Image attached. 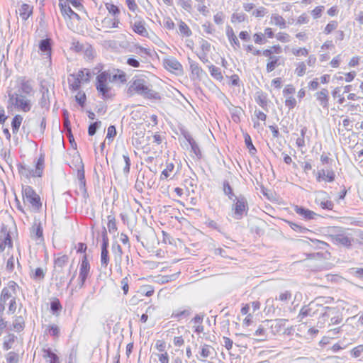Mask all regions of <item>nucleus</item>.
I'll return each mask as SVG.
<instances>
[{
  "label": "nucleus",
  "mask_w": 363,
  "mask_h": 363,
  "mask_svg": "<svg viewBox=\"0 0 363 363\" xmlns=\"http://www.w3.org/2000/svg\"><path fill=\"white\" fill-rule=\"evenodd\" d=\"M127 81L128 76L125 72L117 68L113 69L111 73L107 71L99 73L96 77L95 86L99 95L103 99H108L113 95L109 82L116 84H125Z\"/></svg>",
  "instance_id": "1"
},
{
  "label": "nucleus",
  "mask_w": 363,
  "mask_h": 363,
  "mask_svg": "<svg viewBox=\"0 0 363 363\" xmlns=\"http://www.w3.org/2000/svg\"><path fill=\"white\" fill-rule=\"evenodd\" d=\"M130 96L140 94L150 99H160V94L153 91L147 84L144 76H135L130 82L127 89Z\"/></svg>",
  "instance_id": "2"
},
{
  "label": "nucleus",
  "mask_w": 363,
  "mask_h": 363,
  "mask_svg": "<svg viewBox=\"0 0 363 363\" xmlns=\"http://www.w3.org/2000/svg\"><path fill=\"white\" fill-rule=\"evenodd\" d=\"M58 5L60 13L67 25L72 20L80 21V16L71 9L70 5L78 11H84L83 0H59Z\"/></svg>",
  "instance_id": "3"
},
{
  "label": "nucleus",
  "mask_w": 363,
  "mask_h": 363,
  "mask_svg": "<svg viewBox=\"0 0 363 363\" xmlns=\"http://www.w3.org/2000/svg\"><path fill=\"white\" fill-rule=\"evenodd\" d=\"M22 199L24 205L30 211L38 213L43 208V201L40 196L30 186L22 187Z\"/></svg>",
  "instance_id": "4"
},
{
  "label": "nucleus",
  "mask_w": 363,
  "mask_h": 363,
  "mask_svg": "<svg viewBox=\"0 0 363 363\" xmlns=\"http://www.w3.org/2000/svg\"><path fill=\"white\" fill-rule=\"evenodd\" d=\"M29 97L28 96L17 93L9 94L7 109L9 111L29 112L33 106V102Z\"/></svg>",
  "instance_id": "5"
},
{
  "label": "nucleus",
  "mask_w": 363,
  "mask_h": 363,
  "mask_svg": "<svg viewBox=\"0 0 363 363\" xmlns=\"http://www.w3.org/2000/svg\"><path fill=\"white\" fill-rule=\"evenodd\" d=\"M91 76L90 69L86 68L79 69L76 74H70L67 78L69 89L73 91L79 90L82 84L90 82Z\"/></svg>",
  "instance_id": "6"
},
{
  "label": "nucleus",
  "mask_w": 363,
  "mask_h": 363,
  "mask_svg": "<svg viewBox=\"0 0 363 363\" xmlns=\"http://www.w3.org/2000/svg\"><path fill=\"white\" fill-rule=\"evenodd\" d=\"M217 357L218 354L216 350L212 345L206 343L201 344L196 353L197 360L205 363L216 359Z\"/></svg>",
  "instance_id": "7"
},
{
  "label": "nucleus",
  "mask_w": 363,
  "mask_h": 363,
  "mask_svg": "<svg viewBox=\"0 0 363 363\" xmlns=\"http://www.w3.org/2000/svg\"><path fill=\"white\" fill-rule=\"evenodd\" d=\"M180 274L177 268L170 267H162L160 274L156 276L157 281L160 284H165L177 279Z\"/></svg>",
  "instance_id": "8"
},
{
  "label": "nucleus",
  "mask_w": 363,
  "mask_h": 363,
  "mask_svg": "<svg viewBox=\"0 0 363 363\" xmlns=\"http://www.w3.org/2000/svg\"><path fill=\"white\" fill-rule=\"evenodd\" d=\"M97 28L106 33H110L113 29L118 28L120 24L119 18L106 16L101 20H96Z\"/></svg>",
  "instance_id": "9"
},
{
  "label": "nucleus",
  "mask_w": 363,
  "mask_h": 363,
  "mask_svg": "<svg viewBox=\"0 0 363 363\" xmlns=\"http://www.w3.org/2000/svg\"><path fill=\"white\" fill-rule=\"evenodd\" d=\"M17 284L14 281H11L7 287H4L1 293L0 296V312L4 311V304L7 301L11 298H15L16 294Z\"/></svg>",
  "instance_id": "10"
},
{
  "label": "nucleus",
  "mask_w": 363,
  "mask_h": 363,
  "mask_svg": "<svg viewBox=\"0 0 363 363\" xmlns=\"http://www.w3.org/2000/svg\"><path fill=\"white\" fill-rule=\"evenodd\" d=\"M91 272V265L88 260L87 255H83L82 262L79 264V284L80 287H82L86 279L90 275Z\"/></svg>",
  "instance_id": "11"
},
{
  "label": "nucleus",
  "mask_w": 363,
  "mask_h": 363,
  "mask_svg": "<svg viewBox=\"0 0 363 363\" xmlns=\"http://www.w3.org/2000/svg\"><path fill=\"white\" fill-rule=\"evenodd\" d=\"M18 171L19 174L26 179L40 177L43 172V164L40 161H38L35 170L26 166H21Z\"/></svg>",
  "instance_id": "12"
},
{
  "label": "nucleus",
  "mask_w": 363,
  "mask_h": 363,
  "mask_svg": "<svg viewBox=\"0 0 363 363\" xmlns=\"http://www.w3.org/2000/svg\"><path fill=\"white\" fill-rule=\"evenodd\" d=\"M315 179L318 183H331L335 179V173L332 169H320L315 173Z\"/></svg>",
  "instance_id": "13"
},
{
  "label": "nucleus",
  "mask_w": 363,
  "mask_h": 363,
  "mask_svg": "<svg viewBox=\"0 0 363 363\" xmlns=\"http://www.w3.org/2000/svg\"><path fill=\"white\" fill-rule=\"evenodd\" d=\"M330 238L334 244L347 248L350 247L353 242V238L344 232L335 235H331Z\"/></svg>",
  "instance_id": "14"
},
{
  "label": "nucleus",
  "mask_w": 363,
  "mask_h": 363,
  "mask_svg": "<svg viewBox=\"0 0 363 363\" xmlns=\"http://www.w3.org/2000/svg\"><path fill=\"white\" fill-rule=\"evenodd\" d=\"M12 248L13 242L9 232L6 229H2L0 235V253Z\"/></svg>",
  "instance_id": "15"
},
{
  "label": "nucleus",
  "mask_w": 363,
  "mask_h": 363,
  "mask_svg": "<svg viewBox=\"0 0 363 363\" xmlns=\"http://www.w3.org/2000/svg\"><path fill=\"white\" fill-rule=\"evenodd\" d=\"M317 306V305L312 303L302 306L297 316L298 320L302 321L308 317H313L315 314Z\"/></svg>",
  "instance_id": "16"
},
{
  "label": "nucleus",
  "mask_w": 363,
  "mask_h": 363,
  "mask_svg": "<svg viewBox=\"0 0 363 363\" xmlns=\"http://www.w3.org/2000/svg\"><path fill=\"white\" fill-rule=\"evenodd\" d=\"M34 6L30 4L22 3L18 7L16 13L23 21L28 20L33 13Z\"/></svg>",
  "instance_id": "17"
},
{
  "label": "nucleus",
  "mask_w": 363,
  "mask_h": 363,
  "mask_svg": "<svg viewBox=\"0 0 363 363\" xmlns=\"http://www.w3.org/2000/svg\"><path fill=\"white\" fill-rule=\"evenodd\" d=\"M318 194L322 195L323 197H316L315 199V203L320 206L323 209L332 210L333 208L334 204L333 201L330 200L327 193L323 191H320L318 192Z\"/></svg>",
  "instance_id": "18"
},
{
  "label": "nucleus",
  "mask_w": 363,
  "mask_h": 363,
  "mask_svg": "<svg viewBox=\"0 0 363 363\" xmlns=\"http://www.w3.org/2000/svg\"><path fill=\"white\" fill-rule=\"evenodd\" d=\"M234 217L236 219H240L247 211V204L246 201L242 199H238L233 206Z\"/></svg>",
  "instance_id": "19"
},
{
  "label": "nucleus",
  "mask_w": 363,
  "mask_h": 363,
  "mask_svg": "<svg viewBox=\"0 0 363 363\" xmlns=\"http://www.w3.org/2000/svg\"><path fill=\"white\" fill-rule=\"evenodd\" d=\"M133 31L143 37H149V33L146 27L145 21L140 19L135 21L131 26Z\"/></svg>",
  "instance_id": "20"
},
{
  "label": "nucleus",
  "mask_w": 363,
  "mask_h": 363,
  "mask_svg": "<svg viewBox=\"0 0 363 363\" xmlns=\"http://www.w3.org/2000/svg\"><path fill=\"white\" fill-rule=\"evenodd\" d=\"M293 208L294 211L305 220H313L318 217V214L310 209L298 205H294Z\"/></svg>",
  "instance_id": "21"
},
{
  "label": "nucleus",
  "mask_w": 363,
  "mask_h": 363,
  "mask_svg": "<svg viewBox=\"0 0 363 363\" xmlns=\"http://www.w3.org/2000/svg\"><path fill=\"white\" fill-rule=\"evenodd\" d=\"M163 64L164 68L172 72L181 71L182 69V65L181 63L174 57L164 59Z\"/></svg>",
  "instance_id": "22"
},
{
  "label": "nucleus",
  "mask_w": 363,
  "mask_h": 363,
  "mask_svg": "<svg viewBox=\"0 0 363 363\" xmlns=\"http://www.w3.org/2000/svg\"><path fill=\"white\" fill-rule=\"evenodd\" d=\"M315 98L319 104L323 108H328L330 96L328 90L327 89H322L320 91L316 92Z\"/></svg>",
  "instance_id": "23"
},
{
  "label": "nucleus",
  "mask_w": 363,
  "mask_h": 363,
  "mask_svg": "<svg viewBox=\"0 0 363 363\" xmlns=\"http://www.w3.org/2000/svg\"><path fill=\"white\" fill-rule=\"evenodd\" d=\"M270 24L279 29H285L287 27L286 19L279 13H274L270 16Z\"/></svg>",
  "instance_id": "24"
},
{
  "label": "nucleus",
  "mask_w": 363,
  "mask_h": 363,
  "mask_svg": "<svg viewBox=\"0 0 363 363\" xmlns=\"http://www.w3.org/2000/svg\"><path fill=\"white\" fill-rule=\"evenodd\" d=\"M43 358L45 363H60L59 357L50 348L43 349Z\"/></svg>",
  "instance_id": "25"
},
{
  "label": "nucleus",
  "mask_w": 363,
  "mask_h": 363,
  "mask_svg": "<svg viewBox=\"0 0 363 363\" xmlns=\"http://www.w3.org/2000/svg\"><path fill=\"white\" fill-rule=\"evenodd\" d=\"M190 71L191 77L194 79H201L203 76H206L205 71L195 62L190 63Z\"/></svg>",
  "instance_id": "26"
},
{
  "label": "nucleus",
  "mask_w": 363,
  "mask_h": 363,
  "mask_svg": "<svg viewBox=\"0 0 363 363\" xmlns=\"http://www.w3.org/2000/svg\"><path fill=\"white\" fill-rule=\"evenodd\" d=\"M108 241L107 239H104V242L101 246V265L104 267H106L108 264L109 263V256H108Z\"/></svg>",
  "instance_id": "27"
},
{
  "label": "nucleus",
  "mask_w": 363,
  "mask_h": 363,
  "mask_svg": "<svg viewBox=\"0 0 363 363\" xmlns=\"http://www.w3.org/2000/svg\"><path fill=\"white\" fill-rule=\"evenodd\" d=\"M39 49L41 52L45 53L49 59H51L52 44L50 38L41 40L39 43Z\"/></svg>",
  "instance_id": "28"
},
{
  "label": "nucleus",
  "mask_w": 363,
  "mask_h": 363,
  "mask_svg": "<svg viewBox=\"0 0 363 363\" xmlns=\"http://www.w3.org/2000/svg\"><path fill=\"white\" fill-rule=\"evenodd\" d=\"M31 236L37 240H43V229L41 223H34L31 228Z\"/></svg>",
  "instance_id": "29"
},
{
  "label": "nucleus",
  "mask_w": 363,
  "mask_h": 363,
  "mask_svg": "<svg viewBox=\"0 0 363 363\" xmlns=\"http://www.w3.org/2000/svg\"><path fill=\"white\" fill-rule=\"evenodd\" d=\"M191 323L193 324V328L195 333H201L203 331V316L196 315L191 320Z\"/></svg>",
  "instance_id": "30"
},
{
  "label": "nucleus",
  "mask_w": 363,
  "mask_h": 363,
  "mask_svg": "<svg viewBox=\"0 0 363 363\" xmlns=\"http://www.w3.org/2000/svg\"><path fill=\"white\" fill-rule=\"evenodd\" d=\"M104 6L106 9L111 16L119 18L121 11L118 6L115 5L112 2H106L104 4Z\"/></svg>",
  "instance_id": "31"
},
{
  "label": "nucleus",
  "mask_w": 363,
  "mask_h": 363,
  "mask_svg": "<svg viewBox=\"0 0 363 363\" xmlns=\"http://www.w3.org/2000/svg\"><path fill=\"white\" fill-rule=\"evenodd\" d=\"M138 292L143 296L150 297L155 294V287L152 285L144 284L140 287Z\"/></svg>",
  "instance_id": "32"
},
{
  "label": "nucleus",
  "mask_w": 363,
  "mask_h": 363,
  "mask_svg": "<svg viewBox=\"0 0 363 363\" xmlns=\"http://www.w3.org/2000/svg\"><path fill=\"white\" fill-rule=\"evenodd\" d=\"M21 91L26 94L25 95L30 96L33 92V87L30 82L25 79H21L20 82Z\"/></svg>",
  "instance_id": "33"
},
{
  "label": "nucleus",
  "mask_w": 363,
  "mask_h": 363,
  "mask_svg": "<svg viewBox=\"0 0 363 363\" xmlns=\"http://www.w3.org/2000/svg\"><path fill=\"white\" fill-rule=\"evenodd\" d=\"M256 102L262 108H265L268 104L267 94L262 91L257 92Z\"/></svg>",
  "instance_id": "34"
},
{
  "label": "nucleus",
  "mask_w": 363,
  "mask_h": 363,
  "mask_svg": "<svg viewBox=\"0 0 363 363\" xmlns=\"http://www.w3.org/2000/svg\"><path fill=\"white\" fill-rule=\"evenodd\" d=\"M208 69L211 77H213L215 79L219 82H221L223 79L222 72L218 67L214 65H210L208 67Z\"/></svg>",
  "instance_id": "35"
},
{
  "label": "nucleus",
  "mask_w": 363,
  "mask_h": 363,
  "mask_svg": "<svg viewBox=\"0 0 363 363\" xmlns=\"http://www.w3.org/2000/svg\"><path fill=\"white\" fill-rule=\"evenodd\" d=\"M244 140H245V143L246 145L247 148L249 150L250 154L252 155H255L257 153V149L254 146L252 139H251V137L248 133H246L244 134Z\"/></svg>",
  "instance_id": "36"
},
{
  "label": "nucleus",
  "mask_w": 363,
  "mask_h": 363,
  "mask_svg": "<svg viewBox=\"0 0 363 363\" xmlns=\"http://www.w3.org/2000/svg\"><path fill=\"white\" fill-rule=\"evenodd\" d=\"M255 336L258 337V340L263 341L265 340L267 336V328L263 325H259L254 333Z\"/></svg>",
  "instance_id": "37"
},
{
  "label": "nucleus",
  "mask_w": 363,
  "mask_h": 363,
  "mask_svg": "<svg viewBox=\"0 0 363 363\" xmlns=\"http://www.w3.org/2000/svg\"><path fill=\"white\" fill-rule=\"evenodd\" d=\"M307 67L304 62H299L296 65L294 72L298 77H303L306 74Z\"/></svg>",
  "instance_id": "38"
},
{
  "label": "nucleus",
  "mask_w": 363,
  "mask_h": 363,
  "mask_svg": "<svg viewBox=\"0 0 363 363\" xmlns=\"http://www.w3.org/2000/svg\"><path fill=\"white\" fill-rule=\"evenodd\" d=\"M279 65V58L278 57H274V58L269 59L267 61L266 65V70L267 72H272Z\"/></svg>",
  "instance_id": "39"
},
{
  "label": "nucleus",
  "mask_w": 363,
  "mask_h": 363,
  "mask_svg": "<svg viewBox=\"0 0 363 363\" xmlns=\"http://www.w3.org/2000/svg\"><path fill=\"white\" fill-rule=\"evenodd\" d=\"M22 122L23 117L21 115L16 114L14 116L11 121V127L13 133H16L18 131Z\"/></svg>",
  "instance_id": "40"
},
{
  "label": "nucleus",
  "mask_w": 363,
  "mask_h": 363,
  "mask_svg": "<svg viewBox=\"0 0 363 363\" xmlns=\"http://www.w3.org/2000/svg\"><path fill=\"white\" fill-rule=\"evenodd\" d=\"M68 256L66 255H60L55 259V269H62L68 262Z\"/></svg>",
  "instance_id": "41"
},
{
  "label": "nucleus",
  "mask_w": 363,
  "mask_h": 363,
  "mask_svg": "<svg viewBox=\"0 0 363 363\" xmlns=\"http://www.w3.org/2000/svg\"><path fill=\"white\" fill-rule=\"evenodd\" d=\"M179 29L180 33L185 37H189L191 35L192 32L189 27V26L184 22L183 21H180L179 23Z\"/></svg>",
  "instance_id": "42"
},
{
  "label": "nucleus",
  "mask_w": 363,
  "mask_h": 363,
  "mask_svg": "<svg viewBox=\"0 0 363 363\" xmlns=\"http://www.w3.org/2000/svg\"><path fill=\"white\" fill-rule=\"evenodd\" d=\"M338 27V22L335 20L329 21L325 26L323 33L325 35H329L335 31Z\"/></svg>",
  "instance_id": "43"
},
{
  "label": "nucleus",
  "mask_w": 363,
  "mask_h": 363,
  "mask_svg": "<svg viewBox=\"0 0 363 363\" xmlns=\"http://www.w3.org/2000/svg\"><path fill=\"white\" fill-rule=\"evenodd\" d=\"M108 223H107V227L108 229L109 233H115L117 231L118 228L116 225V218L113 215H109L107 217Z\"/></svg>",
  "instance_id": "44"
},
{
  "label": "nucleus",
  "mask_w": 363,
  "mask_h": 363,
  "mask_svg": "<svg viewBox=\"0 0 363 363\" xmlns=\"http://www.w3.org/2000/svg\"><path fill=\"white\" fill-rule=\"evenodd\" d=\"M174 167V166L172 163L167 164L165 168L162 170V172L161 173L160 179L165 180L168 177H169L172 172H173Z\"/></svg>",
  "instance_id": "45"
},
{
  "label": "nucleus",
  "mask_w": 363,
  "mask_h": 363,
  "mask_svg": "<svg viewBox=\"0 0 363 363\" xmlns=\"http://www.w3.org/2000/svg\"><path fill=\"white\" fill-rule=\"evenodd\" d=\"M292 298V294L290 291H284L279 294V296L276 298L277 300L282 303H288Z\"/></svg>",
  "instance_id": "46"
},
{
  "label": "nucleus",
  "mask_w": 363,
  "mask_h": 363,
  "mask_svg": "<svg viewBox=\"0 0 363 363\" xmlns=\"http://www.w3.org/2000/svg\"><path fill=\"white\" fill-rule=\"evenodd\" d=\"M50 309L53 313H58L62 309V304L57 298H54L50 303Z\"/></svg>",
  "instance_id": "47"
},
{
  "label": "nucleus",
  "mask_w": 363,
  "mask_h": 363,
  "mask_svg": "<svg viewBox=\"0 0 363 363\" xmlns=\"http://www.w3.org/2000/svg\"><path fill=\"white\" fill-rule=\"evenodd\" d=\"M356 76L357 72L353 70L344 73L343 77L338 78V80H344L345 82L350 83L355 79Z\"/></svg>",
  "instance_id": "48"
},
{
  "label": "nucleus",
  "mask_w": 363,
  "mask_h": 363,
  "mask_svg": "<svg viewBox=\"0 0 363 363\" xmlns=\"http://www.w3.org/2000/svg\"><path fill=\"white\" fill-rule=\"evenodd\" d=\"M75 100L82 107H84L86 101V96L84 91H79L75 96Z\"/></svg>",
  "instance_id": "49"
},
{
  "label": "nucleus",
  "mask_w": 363,
  "mask_h": 363,
  "mask_svg": "<svg viewBox=\"0 0 363 363\" xmlns=\"http://www.w3.org/2000/svg\"><path fill=\"white\" fill-rule=\"evenodd\" d=\"M253 38L255 44L257 45H263L267 42L264 34L262 33H255L253 35Z\"/></svg>",
  "instance_id": "50"
},
{
  "label": "nucleus",
  "mask_w": 363,
  "mask_h": 363,
  "mask_svg": "<svg viewBox=\"0 0 363 363\" xmlns=\"http://www.w3.org/2000/svg\"><path fill=\"white\" fill-rule=\"evenodd\" d=\"M129 282H130V275L128 274L125 277H123L121 281V288L123 291L124 295H127L129 292Z\"/></svg>",
  "instance_id": "51"
},
{
  "label": "nucleus",
  "mask_w": 363,
  "mask_h": 363,
  "mask_svg": "<svg viewBox=\"0 0 363 363\" xmlns=\"http://www.w3.org/2000/svg\"><path fill=\"white\" fill-rule=\"evenodd\" d=\"M45 269L40 267L36 268L31 276L33 279L41 280L45 277Z\"/></svg>",
  "instance_id": "52"
},
{
  "label": "nucleus",
  "mask_w": 363,
  "mask_h": 363,
  "mask_svg": "<svg viewBox=\"0 0 363 363\" xmlns=\"http://www.w3.org/2000/svg\"><path fill=\"white\" fill-rule=\"evenodd\" d=\"M276 39L280 43H286L290 41V35L286 32H279L276 35Z\"/></svg>",
  "instance_id": "53"
},
{
  "label": "nucleus",
  "mask_w": 363,
  "mask_h": 363,
  "mask_svg": "<svg viewBox=\"0 0 363 363\" xmlns=\"http://www.w3.org/2000/svg\"><path fill=\"white\" fill-rule=\"evenodd\" d=\"M155 348L160 353L167 352V343L163 340H157L155 342Z\"/></svg>",
  "instance_id": "54"
},
{
  "label": "nucleus",
  "mask_w": 363,
  "mask_h": 363,
  "mask_svg": "<svg viewBox=\"0 0 363 363\" xmlns=\"http://www.w3.org/2000/svg\"><path fill=\"white\" fill-rule=\"evenodd\" d=\"M292 53L296 57H306L308 55V50L306 48H298L293 50Z\"/></svg>",
  "instance_id": "55"
},
{
  "label": "nucleus",
  "mask_w": 363,
  "mask_h": 363,
  "mask_svg": "<svg viewBox=\"0 0 363 363\" xmlns=\"http://www.w3.org/2000/svg\"><path fill=\"white\" fill-rule=\"evenodd\" d=\"M324 6H318L315 7L311 12V16L314 19H318L320 18L322 16V13L324 11Z\"/></svg>",
  "instance_id": "56"
},
{
  "label": "nucleus",
  "mask_w": 363,
  "mask_h": 363,
  "mask_svg": "<svg viewBox=\"0 0 363 363\" xmlns=\"http://www.w3.org/2000/svg\"><path fill=\"white\" fill-rule=\"evenodd\" d=\"M290 228L296 232L306 233L308 229L291 221L287 222Z\"/></svg>",
  "instance_id": "57"
},
{
  "label": "nucleus",
  "mask_w": 363,
  "mask_h": 363,
  "mask_svg": "<svg viewBox=\"0 0 363 363\" xmlns=\"http://www.w3.org/2000/svg\"><path fill=\"white\" fill-rule=\"evenodd\" d=\"M116 135V129L114 125H110L107 129L106 139L111 143Z\"/></svg>",
  "instance_id": "58"
},
{
  "label": "nucleus",
  "mask_w": 363,
  "mask_h": 363,
  "mask_svg": "<svg viewBox=\"0 0 363 363\" xmlns=\"http://www.w3.org/2000/svg\"><path fill=\"white\" fill-rule=\"evenodd\" d=\"M163 25H164V27L169 30H172L175 28V24H174L173 20L169 16L165 17L164 18Z\"/></svg>",
  "instance_id": "59"
},
{
  "label": "nucleus",
  "mask_w": 363,
  "mask_h": 363,
  "mask_svg": "<svg viewBox=\"0 0 363 363\" xmlns=\"http://www.w3.org/2000/svg\"><path fill=\"white\" fill-rule=\"evenodd\" d=\"M126 64L133 68H138L140 66V61L133 56L128 57Z\"/></svg>",
  "instance_id": "60"
},
{
  "label": "nucleus",
  "mask_w": 363,
  "mask_h": 363,
  "mask_svg": "<svg viewBox=\"0 0 363 363\" xmlns=\"http://www.w3.org/2000/svg\"><path fill=\"white\" fill-rule=\"evenodd\" d=\"M284 104H285V106L289 109H293L296 107L297 102H296V99L294 96H289L286 99Z\"/></svg>",
  "instance_id": "61"
},
{
  "label": "nucleus",
  "mask_w": 363,
  "mask_h": 363,
  "mask_svg": "<svg viewBox=\"0 0 363 363\" xmlns=\"http://www.w3.org/2000/svg\"><path fill=\"white\" fill-rule=\"evenodd\" d=\"M266 13L267 9L263 6H260L252 12V16L256 18H262Z\"/></svg>",
  "instance_id": "62"
},
{
  "label": "nucleus",
  "mask_w": 363,
  "mask_h": 363,
  "mask_svg": "<svg viewBox=\"0 0 363 363\" xmlns=\"http://www.w3.org/2000/svg\"><path fill=\"white\" fill-rule=\"evenodd\" d=\"M362 352H363V345H357V347H354L351 351L352 356L354 357H359Z\"/></svg>",
  "instance_id": "63"
},
{
  "label": "nucleus",
  "mask_w": 363,
  "mask_h": 363,
  "mask_svg": "<svg viewBox=\"0 0 363 363\" xmlns=\"http://www.w3.org/2000/svg\"><path fill=\"white\" fill-rule=\"evenodd\" d=\"M158 360L160 363H169V356L167 352H162L157 354Z\"/></svg>",
  "instance_id": "64"
}]
</instances>
